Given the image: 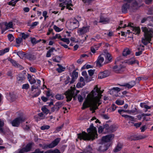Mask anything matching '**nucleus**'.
<instances>
[{"label": "nucleus", "mask_w": 153, "mask_h": 153, "mask_svg": "<svg viewBox=\"0 0 153 153\" xmlns=\"http://www.w3.org/2000/svg\"><path fill=\"white\" fill-rule=\"evenodd\" d=\"M9 51V48H6L4 50H2L1 51V54H4L8 52Z\"/></svg>", "instance_id": "603ef678"}, {"label": "nucleus", "mask_w": 153, "mask_h": 153, "mask_svg": "<svg viewBox=\"0 0 153 153\" xmlns=\"http://www.w3.org/2000/svg\"><path fill=\"white\" fill-rule=\"evenodd\" d=\"M78 99L79 102H82L83 101V99L81 95H79L78 96Z\"/></svg>", "instance_id": "680f3d73"}, {"label": "nucleus", "mask_w": 153, "mask_h": 153, "mask_svg": "<svg viewBox=\"0 0 153 153\" xmlns=\"http://www.w3.org/2000/svg\"><path fill=\"white\" fill-rule=\"evenodd\" d=\"M39 87L38 85L36 86V85H33L31 86V91H33L34 89H38Z\"/></svg>", "instance_id": "bf43d9fd"}, {"label": "nucleus", "mask_w": 153, "mask_h": 153, "mask_svg": "<svg viewBox=\"0 0 153 153\" xmlns=\"http://www.w3.org/2000/svg\"><path fill=\"white\" fill-rule=\"evenodd\" d=\"M50 128V126L48 125H44L42 126L40 129L42 130H45V129H48Z\"/></svg>", "instance_id": "a18cd8bd"}, {"label": "nucleus", "mask_w": 153, "mask_h": 153, "mask_svg": "<svg viewBox=\"0 0 153 153\" xmlns=\"http://www.w3.org/2000/svg\"><path fill=\"white\" fill-rule=\"evenodd\" d=\"M57 65L59 66V68H56V70L58 73H61L65 71V67H62L59 64H57Z\"/></svg>", "instance_id": "393cba45"}, {"label": "nucleus", "mask_w": 153, "mask_h": 153, "mask_svg": "<svg viewBox=\"0 0 153 153\" xmlns=\"http://www.w3.org/2000/svg\"><path fill=\"white\" fill-rule=\"evenodd\" d=\"M131 51L128 48L124 49L123 52V56H126L127 55L131 54Z\"/></svg>", "instance_id": "a878e982"}, {"label": "nucleus", "mask_w": 153, "mask_h": 153, "mask_svg": "<svg viewBox=\"0 0 153 153\" xmlns=\"http://www.w3.org/2000/svg\"><path fill=\"white\" fill-rule=\"evenodd\" d=\"M4 122L2 120H1L0 119V132H4L3 127L4 126Z\"/></svg>", "instance_id": "c9c22d12"}, {"label": "nucleus", "mask_w": 153, "mask_h": 153, "mask_svg": "<svg viewBox=\"0 0 153 153\" xmlns=\"http://www.w3.org/2000/svg\"><path fill=\"white\" fill-rule=\"evenodd\" d=\"M87 131L88 133L85 131H82V133L77 134L78 138L80 140L93 141L95 138H97L96 128L94 126L93 123L91 124L89 128L87 129Z\"/></svg>", "instance_id": "f03ea898"}, {"label": "nucleus", "mask_w": 153, "mask_h": 153, "mask_svg": "<svg viewBox=\"0 0 153 153\" xmlns=\"http://www.w3.org/2000/svg\"><path fill=\"white\" fill-rule=\"evenodd\" d=\"M147 18V21H149L153 22V16H148Z\"/></svg>", "instance_id": "774afa93"}, {"label": "nucleus", "mask_w": 153, "mask_h": 153, "mask_svg": "<svg viewBox=\"0 0 153 153\" xmlns=\"http://www.w3.org/2000/svg\"><path fill=\"white\" fill-rule=\"evenodd\" d=\"M55 98L58 100H63L64 99V96L62 94H57L55 96Z\"/></svg>", "instance_id": "72a5a7b5"}, {"label": "nucleus", "mask_w": 153, "mask_h": 153, "mask_svg": "<svg viewBox=\"0 0 153 153\" xmlns=\"http://www.w3.org/2000/svg\"><path fill=\"white\" fill-rule=\"evenodd\" d=\"M135 58H131L130 59L124 61L125 63L128 65H132L135 64Z\"/></svg>", "instance_id": "4be33fe9"}, {"label": "nucleus", "mask_w": 153, "mask_h": 153, "mask_svg": "<svg viewBox=\"0 0 153 153\" xmlns=\"http://www.w3.org/2000/svg\"><path fill=\"white\" fill-rule=\"evenodd\" d=\"M64 2H65L66 5H70L72 6V4H71V0H66Z\"/></svg>", "instance_id": "864d4df0"}, {"label": "nucleus", "mask_w": 153, "mask_h": 153, "mask_svg": "<svg viewBox=\"0 0 153 153\" xmlns=\"http://www.w3.org/2000/svg\"><path fill=\"white\" fill-rule=\"evenodd\" d=\"M138 4L136 1L134 2L132 4L131 7L133 9H137L138 8Z\"/></svg>", "instance_id": "f704fd0d"}, {"label": "nucleus", "mask_w": 153, "mask_h": 153, "mask_svg": "<svg viewBox=\"0 0 153 153\" xmlns=\"http://www.w3.org/2000/svg\"><path fill=\"white\" fill-rule=\"evenodd\" d=\"M129 140L132 141V140H138V136L136 135H133L128 137Z\"/></svg>", "instance_id": "2f4dec72"}, {"label": "nucleus", "mask_w": 153, "mask_h": 153, "mask_svg": "<svg viewBox=\"0 0 153 153\" xmlns=\"http://www.w3.org/2000/svg\"><path fill=\"white\" fill-rule=\"evenodd\" d=\"M89 26L83 27L78 29V33L79 35H83L89 31Z\"/></svg>", "instance_id": "9d476101"}, {"label": "nucleus", "mask_w": 153, "mask_h": 153, "mask_svg": "<svg viewBox=\"0 0 153 153\" xmlns=\"http://www.w3.org/2000/svg\"><path fill=\"white\" fill-rule=\"evenodd\" d=\"M16 0H12L8 3V4L14 6H15L16 3L17 2H16Z\"/></svg>", "instance_id": "58836bf2"}, {"label": "nucleus", "mask_w": 153, "mask_h": 153, "mask_svg": "<svg viewBox=\"0 0 153 153\" xmlns=\"http://www.w3.org/2000/svg\"><path fill=\"white\" fill-rule=\"evenodd\" d=\"M141 29L143 32H144V37L142 38L141 41L144 45H146L148 43H150L153 32L151 29L149 30L146 27H142Z\"/></svg>", "instance_id": "7ed1b4c3"}, {"label": "nucleus", "mask_w": 153, "mask_h": 153, "mask_svg": "<svg viewBox=\"0 0 153 153\" xmlns=\"http://www.w3.org/2000/svg\"><path fill=\"white\" fill-rule=\"evenodd\" d=\"M136 84L135 81H131L128 83H126L123 85H119L122 86L126 87L128 89H130L133 87Z\"/></svg>", "instance_id": "9b49d317"}, {"label": "nucleus", "mask_w": 153, "mask_h": 153, "mask_svg": "<svg viewBox=\"0 0 153 153\" xmlns=\"http://www.w3.org/2000/svg\"><path fill=\"white\" fill-rule=\"evenodd\" d=\"M109 75V72L108 71H104L99 74L98 78L101 79H102L108 76Z\"/></svg>", "instance_id": "4468645a"}, {"label": "nucleus", "mask_w": 153, "mask_h": 153, "mask_svg": "<svg viewBox=\"0 0 153 153\" xmlns=\"http://www.w3.org/2000/svg\"><path fill=\"white\" fill-rule=\"evenodd\" d=\"M33 76H35L33 75L31 76L30 74H28V80L30 84H31L35 83L36 82V80L33 77Z\"/></svg>", "instance_id": "412c9836"}, {"label": "nucleus", "mask_w": 153, "mask_h": 153, "mask_svg": "<svg viewBox=\"0 0 153 153\" xmlns=\"http://www.w3.org/2000/svg\"><path fill=\"white\" fill-rule=\"evenodd\" d=\"M130 7V5L128 3H125L123 4L122 7V12L123 13H126L127 12V10Z\"/></svg>", "instance_id": "dca6fc26"}, {"label": "nucleus", "mask_w": 153, "mask_h": 153, "mask_svg": "<svg viewBox=\"0 0 153 153\" xmlns=\"http://www.w3.org/2000/svg\"><path fill=\"white\" fill-rule=\"evenodd\" d=\"M60 40L66 42L67 44H69L70 43V40L68 38H62L60 39Z\"/></svg>", "instance_id": "37998d69"}, {"label": "nucleus", "mask_w": 153, "mask_h": 153, "mask_svg": "<svg viewBox=\"0 0 153 153\" xmlns=\"http://www.w3.org/2000/svg\"><path fill=\"white\" fill-rule=\"evenodd\" d=\"M117 129V128L116 126L114 125H112L109 126L108 133L113 132L116 131Z\"/></svg>", "instance_id": "bb28decb"}, {"label": "nucleus", "mask_w": 153, "mask_h": 153, "mask_svg": "<svg viewBox=\"0 0 153 153\" xmlns=\"http://www.w3.org/2000/svg\"><path fill=\"white\" fill-rule=\"evenodd\" d=\"M64 94L66 96V98L67 99L66 101L67 102L71 101L72 97L73 98L74 100H75L76 97L77 96V95L74 96V92L69 90L65 92Z\"/></svg>", "instance_id": "0eeeda50"}, {"label": "nucleus", "mask_w": 153, "mask_h": 153, "mask_svg": "<svg viewBox=\"0 0 153 153\" xmlns=\"http://www.w3.org/2000/svg\"><path fill=\"white\" fill-rule=\"evenodd\" d=\"M123 68L124 67L123 66H118L116 65L113 67V69L115 70L116 71H120L121 69Z\"/></svg>", "instance_id": "473e14b6"}, {"label": "nucleus", "mask_w": 153, "mask_h": 153, "mask_svg": "<svg viewBox=\"0 0 153 153\" xmlns=\"http://www.w3.org/2000/svg\"><path fill=\"white\" fill-rule=\"evenodd\" d=\"M103 55H104V54H101L98 56L96 61V65L97 66H99L100 67L102 66L101 63L103 62L104 61V57L102 56Z\"/></svg>", "instance_id": "f8f14e48"}, {"label": "nucleus", "mask_w": 153, "mask_h": 153, "mask_svg": "<svg viewBox=\"0 0 153 153\" xmlns=\"http://www.w3.org/2000/svg\"><path fill=\"white\" fill-rule=\"evenodd\" d=\"M8 39L10 42L12 41L14 39V37L13 36V35L11 34H9L7 35Z\"/></svg>", "instance_id": "ea45409f"}, {"label": "nucleus", "mask_w": 153, "mask_h": 153, "mask_svg": "<svg viewBox=\"0 0 153 153\" xmlns=\"http://www.w3.org/2000/svg\"><path fill=\"white\" fill-rule=\"evenodd\" d=\"M26 120L25 117L20 116L15 118L11 122V124L13 126L16 127L19 126L20 123L25 122Z\"/></svg>", "instance_id": "20e7f679"}, {"label": "nucleus", "mask_w": 153, "mask_h": 153, "mask_svg": "<svg viewBox=\"0 0 153 153\" xmlns=\"http://www.w3.org/2000/svg\"><path fill=\"white\" fill-rule=\"evenodd\" d=\"M96 48V45H95L94 47H91V51L93 53H95V49Z\"/></svg>", "instance_id": "e2e57ef3"}, {"label": "nucleus", "mask_w": 153, "mask_h": 153, "mask_svg": "<svg viewBox=\"0 0 153 153\" xmlns=\"http://www.w3.org/2000/svg\"><path fill=\"white\" fill-rule=\"evenodd\" d=\"M79 25V22L74 18L71 20L69 24L68 25L70 30H73L78 27Z\"/></svg>", "instance_id": "423d86ee"}, {"label": "nucleus", "mask_w": 153, "mask_h": 153, "mask_svg": "<svg viewBox=\"0 0 153 153\" xmlns=\"http://www.w3.org/2000/svg\"><path fill=\"white\" fill-rule=\"evenodd\" d=\"M95 71V70L92 69L88 70V73L89 75L90 76H92L94 74Z\"/></svg>", "instance_id": "3c124183"}, {"label": "nucleus", "mask_w": 153, "mask_h": 153, "mask_svg": "<svg viewBox=\"0 0 153 153\" xmlns=\"http://www.w3.org/2000/svg\"><path fill=\"white\" fill-rule=\"evenodd\" d=\"M122 116L125 118H128L129 120L134 121V117L133 116L126 114H122Z\"/></svg>", "instance_id": "c85d7f7f"}, {"label": "nucleus", "mask_w": 153, "mask_h": 153, "mask_svg": "<svg viewBox=\"0 0 153 153\" xmlns=\"http://www.w3.org/2000/svg\"><path fill=\"white\" fill-rule=\"evenodd\" d=\"M106 60H107L108 62H106V63H108L111 62L112 60V58L111 54L108 53L107 52L105 53V56Z\"/></svg>", "instance_id": "b1692460"}, {"label": "nucleus", "mask_w": 153, "mask_h": 153, "mask_svg": "<svg viewBox=\"0 0 153 153\" xmlns=\"http://www.w3.org/2000/svg\"><path fill=\"white\" fill-rule=\"evenodd\" d=\"M108 148V146L102 145L99 147L97 150L100 152H103L107 150Z\"/></svg>", "instance_id": "6ab92c4d"}, {"label": "nucleus", "mask_w": 153, "mask_h": 153, "mask_svg": "<svg viewBox=\"0 0 153 153\" xmlns=\"http://www.w3.org/2000/svg\"><path fill=\"white\" fill-rule=\"evenodd\" d=\"M4 25L6 26V27H7L8 28V29L9 28H12L13 26V22H9L8 24L6 22Z\"/></svg>", "instance_id": "e433bc0d"}, {"label": "nucleus", "mask_w": 153, "mask_h": 153, "mask_svg": "<svg viewBox=\"0 0 153 153\" xmlns=\"http://www.w3.org/2000/svg\"><path fill=\"white\" fill-rule=\"evenodd\" d=\"M53 29L57 32H59L62 30V29H61L56 25L53 26Z\"/></svg>", "instance_id": "de8ad7c7"}, {"label": "nucleus", "mask_w": 153, "mask_h": 153, "mask_svg": "<svg viewBox=\"0 0 153 153\" xmlns=\"http://www.w3.org/2000/svg\"><path fill=\"white\" fill-rule=\"evenodd\" d=\"M71 80L70 81V84L73 83L78 77V73L76 72L75 70L73 71L71 76Z\"/></svg>", "instance_id": "2eb2a0df"}, {"label": "nucleus", "mask_w": 153, "mask_h": 153, "mask_svg": "<svg viewBox=\"0 0 153 153\" xmlns=\"http://www.w3.org/2000/svg\"><path fill=\"white\" fill-rule=\"evenodd\" d=\"M25 152H25V150L23 148L19 149L18 151L16 152L17 153H24Z\"/></svg>", "instance_id": "13d9d810"}, {"label": "nucleus", "mask_w": 153, "mask_h": 153, "mask_svg": "<svg viewBox=\"0 0 153 153\" xmlns=\"http://www.w3.org/2000/svg\"><path fill=\"white\" fill-rule=\"evenodd\" d=\"M25 73H21L19 74L18 76L17 77V78L19 81H23L25 79Z\"/></svg>", "instance_id": "5701e85b"}, {"label": "nucleus", "mask_w": 153, "mask_h": 153, "mask_svg": "<svg viewBox=\"0 0 153 153\" xmlns=\"http://www.w3.org/2000/svg\"><path fill=\"white\" fill-rule=\"evenodd\" d=\"M23 41L22 38L20 37L16 39V42L17 44H20Z\"/></svg>", "instance_id": "8fccbe9b"}, {"label": "nucleus", "mask_w": 153, "mask_h": 153, "mask_svg": "<svg viewBox=\"0 0 153 153\" xmlns=\"http://www.w3.org/2000/svg\"><path fill=\"white\" fill-rule=\"evenodd\" d=\"M122 148V146L121 144L119 143L118 144L117 146L113 150V151L114 152H117L120 151Z\"/></svg>", "instance_id": "cd10ccee"}, {"label": "nucleus", "mask_w": 153, "mask_h": 153, "mask_svg": "<svg viewBox=\"0 0 153 153\" xmlns=\"http://www.w3.org/2000/svg\"><path fill=\"white\" fill-rule=\"evenodd\" d=\"M103 128L105 132L108 133V130L109 129V126L108 124H105L103 125Z\"/></svg>", "instance_id": "4c0bfd02"}, {"label": "nucleus", "mask_w": 153, "mask_h": 153, "mask_svg": "<svg viewBox=\"0 0 153 153\" xmlns=\"http://www.w3.org/2000/svg\"><path fill=\"white\" fill-rule=\"evenodd\" d=\"M147 137V136L145 135H139L138 136V140L145 139Z\"/></svg>", "instance_id": "4d7b16f0"}, {"label": "nucleus", "mask_w": 153, "mask_h": 153, "mask_svg": "<svg viewBox=\"0 0 153 153\" xmlns=\"http://www.w3.org/2000/svg\"><path fill=\"white\" fill-rule=\"evenodd\" d=\"M34 145L33 143H29L26 145L25 147L23 148L26 152H28L30 151Z\"/></svg>", "instance_id": "f3484780"}, {"label": "nucleus", "mask_w": 153, "mask_h": 153, "mask_svg": "<svg viewBox=\"0 0 153 153\" xmlns=\"http://www.w3.org/2000/svg\"><path fill=\"white\" fill-rule=\"evenodd\" d=\"M25 58L30 60H33L35 59L34 55L31 53H25Z\"/></svg>", "instance_id": "aec40b11"}, {"label": "nucleus", "mask_w": 153, "mask_h": 153, "mask_svg": "<svg viewBox=\"0 0 153 153\" xmlns=\"http://www.w3.org/2000/svg\"><path fill=\"white\" fill-rule=\"evenodd\" d=\"M42 110L43 112L45 113L46 114L48 113L49 111V110L45 107L42 108Z\"/></svg>", "instance_id": "5fc2aeb1"}, {"label": "nucleus", "mask_w": 153, "mask_h": 153, "mask_svg": "<svg viewBox=\"0 0 153 153\" xmlns=\"http://www.w3.org/2000/svg\"><path fill=\"white\" fill-rule=\"evenodd\" d=\"M118 112L120 114L122 115V112H127L128 113H131L130 110H125L123 109H119L118 111Z\"/></svg>", "instance_id": "79ce46f5"}, {"label": "nucleus", "mask_w": 153, "mask_h": 153, "mask_svg": "<svg viewBox=\"0 0 153 153\" xmlns=\"http://www.w3.org/2000/svg\"><path fill=\"white\" fill-rule=\"evenodd\" d=\"M22 38H23L24 39H26L29 36L28 34H26L24 33H21Z\"/></svg>", "instance_id": "49530a36"}, {"label": "nucleus", "mask_w": 153, "mask_h": 153, "mask_svg": "<svg viewBox=\"0 0 153 153\" xmlns=\"http://www.w3.org/2000/svg\"><path fill=\"white\" fill-rule=\"evenodd\" d=\"M25 54L24 52L22 51H19L16 53V54L18 55L20 58L23 59L24 57L25 56Z\"/></svg>", "instance_id": "c756f323"}, {"label": "nucleus", "mask_w": 153, "mask_h": 153, "mask_svg": "<svg viewBox=\"0 0 153 153\" xmlns=\"http://www.w3.org/2000/svg\"><path fill=\"white\" fill-rule=\"evenodd\" d=\"M8 60L13 64V65L16 66V65L17 63L16 61L11 58L9 59Z\"/></svg>", "instance_id": "c03bdc74"}, {"label": "nucleus", "mask_w": 153, "mask_h": 153, "mask_svg": "<svg viewBox=\"0 0 153 153\" xmlns=\"http://www.w3.org/2000/svg\"><path fill=\"white\" fill-rule=\"evenodd\" d=\"M131 23H129L128 25V27H131V29L133 31H134V34H139L140 33V28L138 27H134L131 26Z\"/></svg>", "instance_id": "a211bd4d"}, {"label": "nucleus", "mask_w": 153, "mask_h": 153, "mask_svg": "<svg viewBox=\"0 0 153 153\" xmlns=\"http://www.w3.org/2000/svg\"><path fill=\"white\" fill-rule=\"evenodd\" d=\"M83 152L85 153H96L90 145H88L83 149Z\"/></svg>", "instance_id": "ddd939ff"}, {"label": "nucleus", "mask_w": 153, "mask_h": 153, "mask_svg": "<svg viewBox=\"0 0 153 153\" xmlns=\"http://www.w3.org/2000/svg\"><path fill=\"white\" fill-rule=\"evenodd\" d=\"M141 124L142 123L141 122L135 123H134V126H135L136 128H138L141 125Z\"/></svg>", "instance_id": "0e129e2a"}, {"label": "nucleus", "mask_w": 153, "mask_h": 153, "mask_svg": "<svg viewBox=\"0 0 153 153\" xmlns=\"http://www.w3.org/2000/svg\"><path fill=\"white\" fill-rule=\"evenodd\" d=\"M108 21L107 18H105L103 16H101L100 18V20L99 22L100 23H106Z\"/></svg>", "instance_id": "7c9ffc66"}, {"label": "nucleus", "mask_w": 153, "mask_h": 153, "mask_svg": "<svg viewBox=\"0 0 153 153\" xmlns=\"http://www.w3.org/2000/svg\"><path fill=\"white\" fill-rule=\"evenodd\" d=\"M63 105V102L60 101L57 102L53 105V106L51 108V111L52 112H54V111H58Z\"/></svg>", "instance_id": "6e6552de"}, {"label": "nucleus", "mask_w": 153, "mask_h": 153, "mask_svg": "<svg viewBox=\"0 0 153 153\" xmlns=\"http://www.w3.org/2000/svg\"><path fill=\"white\" fill-rule=\"evenodd\" d=\"M114 134H111L103 137L102 139V142H108L110 141L114 137Z\"/></svg>", "instance_id": "1a4fd4ad"}, {"label": "nucleus", "mask_w": 153, "mask_h": 153, "mask_svg": "<svg viewBox=\"0 0 153 153\" xmlns=\"http://www.w3.org/2000/svg\"><path fill=\"white\" fill-rule=\"evenodd\" d=\"M103 92L99 89L97 85H96L91 92L88 94L87 98L82 104L81 108L84 110L86 108L90 107V110L93 111L94 109L96 110L98 108V106L101 104L100 99L102 96V93Z\"/></svg>", "instance_id": "f257e3e1"}, {"label": "nucleus", "mask_w": 153, "mask_h": 153, "mask_svg": "<svg viewBox=\"0 0 153 153\" xmlns=\"http://www.w3.org/2000/svg\"><path fill=\"white\" fill-rule=\"evenodd\" d=\"M22 126L24 130H27L30 128L29 126L27 125H23Z\"/></svg>", "instance_id": "052dcab7"}, {"label": "nucleus", "mask_w": 153, "mask_h": 153, "mask_svg": "<svg viewBox=\"0 0 153 153\" xmlns=\"http://www.w3.org/2000/svg\"><path fill=\"white\" fill-rule=\"evenodd\" d=\"M114 90V91H117V92H119L121 90V89L119 88L118 87H113L109 91V93L110 94H111V91L113 90Z\"/></svg>", "instance_id": "a19ab883"}, {"label": "nucleus", "mask_w": 153, "mask_h": 153, "mask_svg": "<svg viewBox=\"0 0 153 153\" xmlns=\"http://www.w3.org/2000/svg\"><path fill=\"white\" fill-rule=\"evenodd\" d=\"M31 42L33 44H36V40L35 38L31 37Z\"/></svg>", "instance_id": "338daca9"}, {"label": "nucleus", "mask_w": 153, "mask_h": 153, "mask_svg": "<svg viewBox=\"0 0 153 153\" xmlns=\"http://www.w3.org/2000/svg\"><path fill=\"white\" fill-rule=\"evenodd\" d=\"M29 87V85L28 84H25L22 85V88L26 90H27Z\"/></svg>", "instance_id": "6e6d98bb"}, {"label": "nucleus", "mask_w": 153, "mask_h": 153, "mask_svg": "<svg viewBox=\"0 0 153 153\" xmlns=\"http://www.w3.org/2000/svg\"><path fill=\"white\" fill-rule=\"evenodd\" d=\"M60 141V139L59 138H56L51 143L49 144H46L45 143L43 144L42 149H48L53 148L58 144Z\"/></svg>", "instance_id": "39448f33"}, {"label": "nucleus", "mask_w": 153, "mask_h": 153, "mask_svg": "<svg viewBox=\"0 0 153 153\" xmlns=\"http://www.w3.org/2000/svg\"><path fill=\"white\" fill-rule=\"evenodd\" d=\"M104 130L103 127L102 126H100L98 128V132L100 133L102 132L103 130Z\"/></svg>", "instance_id": "69168bd1"}, {"label": "nucleus", "mask_w": 153, "mask_h": 153, "mask_svg": "<svg viewBox=\"0 0 153 153\" xmlns=\"http://www.w3.org/2000/svg\"><path fill=\"white\" fill-rule=\"evenodd\" d=\"M115 103L118 105H120L124 104V102L123 101L117 100L116 101Z\"/></svg>", "instance_id": "09e8293b"}]
</instances>
